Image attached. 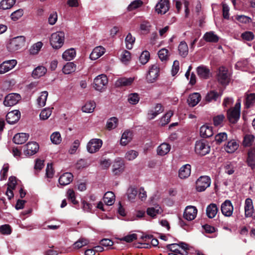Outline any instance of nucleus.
Here are the masks:
<instances>
[{
  "label": "nucleus",
  "instance_id": "33",
  "mask_svg": "<svg viewBox=\"0 0 255 255\" xmlns=\"http://www.w3.org/2000/svg\"><path fill=\"white\" fill-rule=\"evenodd\" d=\"M203 39L208 42H217L219 37L213 31L207 32L203 36Z\"/></svg>",
  "mask_w": 255,
  "mask_h": 255
},
{
  "label": "nucleus",
  "instance_id": "2",
  "mask_svg": "<svg viewBox=\"0 0 255 255\" xmlns=\"http://www.w3.org/2000/svg\"><path fill=\"white\" fill-rule=\"evenodd\" d=\"M64 40V33L62 31H57L51 34L50 38V43L54 49H58L63 46Z\"/></svg>",
  "mask_w": 255,
  "mask_h": 255
},
{
  "label": "nucleus",
  "instance_id": "22",
  "mask_svg": "<svg viewBox=\"0 0 255 255\" xmlns=\"http://www.w3.org/2000/svg\"><path fill=\"white\" fill-rule=\"evenodd\" d=\"M73 180V174L70 172H66L60 176L58 181L61 185L66 186L69 184Z\"/></svg>",
  "mask_w": 255,
  "mask_h": 255
},
{
  "label": "nucleus",
  "instance_id": "25",
  "mask_svg": "<svg viewBox=\"0 0 255 255\" xmlns=\"http://www.w3.org/2000/svg\"><path fill=\"white\" fill-rule=\"evenodd\" d=\"M29 136V134L26 133H16L13 138V141L17 144H23L27 140Z\"/></svg>",
  "mask_w": 255,
  "mask_h": 255
},
{
  "label": "nucleus",
  "instance_id": "59",
  "mask_svg": "<svg viewBox=\"0 0 255 255\" xmlns=\"http://www.w3.org/2000/svg\"><path fill=\"white\" fill-rule=\"evenodd\" d=\"M23 14V11L22 9H18L13 12L11 15L10 17L13 21H16L20 18Z\"/></svg>",
  "mask_w": 255,
  "mask_h": 255
},
{
  "label": "nucleus",
  "instance_id": "7",
  "mask_svg": "<svg viewBox=\"0 0 255 255\" xmlns=\"http://www.w3.org/2000/svg\"><path fill=\"white\" fill-rule=\"evenodd\" d=\"M159 67L157 64L149 66L146 79L148 83H152L154 82L159 76Z\"/></svg>",
  "mask_w": 255,
  "mask_h": 255
},
{
  "label": "nucleus",
  "instance_id": "26",
  "mask_svg": "<svg viewBox=\"0 0 255 255\" xmlns=\"http://www.w3.org/2000/svg\"><path fill=\"white\" fill-rule=\"evenodd\" d=\"M239 144L235 139L229 140L224 146V149L228 153L234 152L239 147Z\"/></svg>",
  "mask_w": 255,
  "mask_h": 255
},
{
  "label": "nucleus",
  "instance_id": "50",
  "mask_svg": "<svg viewBox=\"0 0 255 255\" xmlns=\"http://www.w3.org/2000/svg\"><path fill=\"white\" fill-rule=\"evenodd\" d=\"M88 244L89 241L87 239L80 238L73 245V247L74 249H79Z\"/></svg>",
  "mask_w": 255,
  "mask_h": 255
},
{
  "label": "nucleus",
  "instance_id": "6",
  "mask_svg": "<svg viewBox=\"0 0 255 255\" xmlns=\"http://www.w3.org/2000/svg\"><path fill=\"white\" fill-rule=\"evenodd\" d=\"M240 109L241 103L238 101L234 108L228 111V118L231 123L235 124L239 120L240 117Z\"/></svg>",
  "mask_w": 255,
  "mask_h": 255
},
{
  "label": "nucleus",
  "instance_id": "13",
  "mask_svg": "<svg viewBox=\"0 0 255 255\" xmlns=\"http://www.w3.org/2000/svg\"><path fill=\"white\" fill-rule=\"evenodd\" d=\"M197 214V209L196 207L188 206L184 210L183 217L187 221H192L196 218Z\"/></svg>",
  "mask_w": 255,
  "mask_h": 255
},
{
  "label": "nucleus",
  "instance_id": "57",
  "mask_svg": "<svg viewBox=\"0 0 255 255\" xmlns=\"http://www.w3.org/2000/svg\"><path fill=\"white\" fill-rule=\"evenodd\" d=\"M138 155V153L134 150H130L127 151L125 155V158L128 160L134 159Z\"/></svg>",
  "mask_w": 255,
  "mask_h": 255
},
{
  "label": "nucleus",
  "instance_id": "20",
  "mask_svg": "<svg viewBox=\"0 0 255 255\" xmlns=\"http://www.w3.org/2000/svg\"><path fill=\"white\" fill-rule=\"evenodd\" d=\"M201 99V95L199 93L195 92L189 95L187 103L190 107H193L199 103Z\"/></svg>",
  "mask_w": 255,
  "mask_h": 255
},
{
  "label": "nucleus",
  "instance_id": "45",
  "mask_svg": "<svg viewBox=\"0 0 255 255\" xmlns=\"http://www.w3.org/2000/svg\"><path fill=\"white\" fill-rule=\"evenodd\" d=\"M50 140L54 144H59L61 142L62 138L59 131L54 132L50 135Z\"/></svg>",
  "mask_w": 255,
  "mask_h": 255
},
{
  "label": "nucleus",
  "instance_id": "10",
  "mask_svg": "<svg viewBox=\"0 0 255 255\" xmlns=\"http://www.w3.org/2000/svg\"><path fill=\"white\" fill-rule=\"evenodd\" d=\"M21 100V96L17 93H10L5 96L3 105L6 107L15 105Z\"/></svg>",
  "mask_w": 255,
  "mask_h": 255
},
{
  "label": "nucleus",
  "instance_id": "55",
  "mask_svg": "<svg viewBox=\"0 0 255 255\" xmlns=\"http://www.w3.org/2000/svg\"><path fill=\"white\" fill-rule=\"evenodd\" d=\"M149 57V52L147 51H144L139 57V61L142 64L144 65L148 61Z\"/></svg>",
  "mask_w": 255,
  "mask_h": 255
},
{
  "label": "nucleus",
  "instance_id": "58",
  "mask_svg": "<svg viewBox=\"0 0 255 255\" xmlns=\"http://www.w3.org/2000/svg\"><path fill=\"white\" fill-rule=\"evenodd\" d=\"M67 196L68 199L70 200L73 204L76 205L78 203V202L76 200L75 194L73 189H69L68 190Z\"/></svg>",
  "mask_w": 255,
  "mask_h": 255
},
{
  "label": "nucleus",
  "instance_id": "17",
  "mask_svg": "<svg viewBox=\"0 0 255 255\" xmlns=\"http://www.w3.org/2000/svg\"><path fill=\"white\" fill-rule=\"evenodd\" d=\"M163 111V108L160 104H157L155 107L148 111L147 117L149 120L154 119L158 115Z\"/></svg>",
  "mask_w": 255,
  "mask_h": 255
},
{
  "label": "nucleus",
  "instance_id": "5",
  "mask_svg": "<svg viewBox=\"0 0 255 255\" xmlns=\"http://www.w3.org/2000/svg\"><path fill=\"white\" fill-rule=\"evenodd\" d=\"M108 80L105 74H101L97 76L94 80V87L97 91L103 92L106 88Z\"/></svg>",
  "mask_w": 255,
  "mask_h": 255
},
{
  "label": "nucleus",
  "instance_id": "18",
  "mask_svg": "<svg viewBox=\"0 0 255 255\" xmlns=\"http://www.w3.org/2000/svg\"><path fill=\"white\" fill-rule=\"evenodd\" d=\"M169 9L168 0H160L156 5L155 10L158 13L164 14Z\"/></svg>",
  "mask_w": 255,
  "mask_h": 255
},
{
  "label": "nucleus",
  "instance_id": "1",
  "mask_svg": "<svg viewBox=\"0 0 255 255\" xmlns=\"http://www.w3.org/2000/svg\"><path fill=\"white\" fill-rule=\"evenodd\" d=\"M25 38L24 36H18L10 39L6 47L10 52H14L24 46Z\"/></svg>",
  "mask_w": 255,
  "mask_h": 255
},
{
  "label": "nucleus",
  "instance_id": "42",
  "mask_svg": "<svg viewBox=\"0 0 255 255\" xmlns=\"http://www.w3.org/2000/svg\"><path fill=\"white\" fill-rule=\"evenodd\" d=\"M132 133L129 131H125L122 135L120 143L122 145H126L131 140Z\"/></svg>",
  "mask_w": 255,
  "mask_h": 255
},
{
  "label": "nucleus",
  "instance_id": "56",
  "mask_svg": "<svg viewBox=\"0 0 255 255\" xmlns=\"http://www.w3.org/2000/svg\"><path fill=\"white\" fill-rule=\"evenodd\" d=\"M128 101L132 105H135L139 102V97L137 93H131L128 96Z\"/></svg>",
  "mask_w": 255,
  "mask_h": 255
},
{
  "label": "nucleus",
  "instance_id": "28",
  "mask_svg": "<svg viewBox=\"0 0 255 255\" xmlns=\"http://www.w3.org/2000/svg\"><path fill=\"white\" fill-rule=\"evenodd\" d=\"M134 80V78L133 77L121 78L116 81L115 85L117 87L129 86L133 83Z\"/></svg>",
  "mask_w": 255,
  "mask_h": 255
},
{
  "label": "nucleus",
  "instance_id": "53",
  "mask_svg": "<svg viewBox=\"0 0 255 255\" xmlns=\"http://www.w3.org/2000/svg\"><path fill=\"white\" fill-rule=\"evenodd\" d=\"M255 104V93L248 95L246 97V106L249 108Z\"/></svg>",
  "mask_w": 255,
  "mask_h": 255
},
{
  "label": "nucleus",
  "instance_id": "9",
  "mask_svg": "<svg viewBox=\"0 0 255 255\" xmlns=\"http://www.w3.org/2000/svg\"><path fill=\"white\" fill-rule=\"evenodd\" d=\"M103 144V141L99 138H93L91 139L87 145V151L91 153H94L100 149Z\"/></svg>",
  "mask_w": 255,
  "mask_h": 255
},
{
  "label": "nucleus",
  "instance_id": "48",
  "mask_svg": "<svg viewBox=\"0 0 255 255\" xmlns=\"http://www.w3.org/2000/svg\"><path fill=\"white\" fill-rule=\"evenodd\" d=\"M118 119L116 117H112L109 119L107 123V128L111 130L116 128L118 125Z\"/></svg>",
  "mask_w": 255,
  "mask_h": 255
},
{
  "label": "nucleus",
  "instance_id": "37",
  "mask_svg": "<svg viewBox=\"0 0 255 255\" xmlns=\"http://www.w3.org/2000/svg\"><path fill=\"white\" fill-rule=\"evenodd\" d=\"M178 51L179 55L185 57L188 54V46L187 43L184 41H181L178 46Z\"/></svg>",
  "mask_w": 255,
  "mask_h": 255
},
{
  "label": "nucleus",
  "instance_id": "60",
  "mask_svg": "<svg viewBox=\"0 0 255 255\" xmlns=\"http://www.w3.org/2000/svg\"><path fill=\"white\" fill-rule=\"evenodd\" d=\"M225 117L223 115H219L213 118L214 124L215 126H222Z\"/></svg>",
  "mask_w": 255,
  "mask_h": 255
},
{
  "label": "nucleus",
  "instance_id": "39",
  "mask_svg": "<svg viewBox=\"0 0 255 255\" xmlns=\"http://www.w3.org/2000/svg\"><path fill=\"white\" fill-rule=\"evenodd\" d=\"M46 69L43 66H38L35 68L32 72V77L35 78H38L43 76L46 72Z\"/></svg>",
  "mask_w": 255,
  "mask_h": 255
},
{
  "label": "nucleus",
  "instance_id": "19",
  "mask_svg": "<svg viewBox=\"0 0 255 255\" xmlns=\"http://www.w3.org/2000/svg\"><path fill=\"white\" fill-rule=\"evenodd\" d=\"M197 73L200 78L208 79L210 76V70L209 68L205 65H201L196 68Z\"/></svg>",
  "mask_w": 255,
  "mask_h": 255
},
{
  "label": "nucleus",
  "instance_id": "61",
  "mask_svg": "<svg viewBox=\"0 0 255 255\" xmlns=\"http://www.w3.org/2000/svg\"><path fill=\"white\" fill-rule=\"evenodd\" d=\"M227 139V134L225 132H221L215 136V141L218 144Z\"/></svg>",
  "mask_w": 255,
  "mask_h": 255
},
{
  "label": "nucleus",
  "instance_id": "41",
  "mask_svg": "<svg viewBox=\"0 0 255 255\" xmlns=\"http://www.w3.org/2000/svg\"><path fill=\"white\" fill-rule=\"evenodd\" d=\"M76 65L74 62H68L65 64L63 69V72L65 74H69L76 71Z\"/></svg>",
  "mask_w": 255,
  "mask_h": 255
},
{
  "label": "nucleus",
  "instance_id": "12",
  "mask_svg": "<svg viewBox=\"0 0 255 255\" xmlns=\"http://www.w3.org/2000/svg\"><path fill=\"white\" fill-rule=\"evenodd\" d=\"M221 210L223 215L230 217L233 215L234 207L229 200H226L221 206Z\"/></svg>",
  "mask_w": 255,
  "mask_h": 255
},
{
  "label": "nucleus",
  "instance_id": "47",
  "mask_svg": "<svg viewBox=\"0 0 255 255\" xmlns=\"http://www.w3.org/2000/svg\"><path fill=\"white\" fill-rule=\"evenodd\" d=\"M43 43L41 42H38L34 44L29 49V53L31 55L37 54L42 48Z\"/></svg>",
  "mask_w": 255,
  "mask_h": 255
},
{
  "label": "nucleus",
  "instance_id": "8",
  "mask_svg": "<svg viewBox=\"0 0 255 255\" xmlns=\"http://www.w3.org/2000/svg\"><path fill=\"white\" fill-rule=\"evenodd\" d=\"M211 179L208 176H202L200 177L196 183V188L198 192L205 191L211 184Z\"/></svg>",
  "mask_w": 255,
  "mask_h": 255
},
{
  "label": "nucleus",
  "instance_id": "4",
  "mask_svg": "<svg viewBox=\"0 0 255 255\" xmlns=\"http://www.w3.org/2000/svg\"><path fill=\"white\" fill-rule=\"evenodd\" d=\"M195 151L201 156L209 153L210 151V146L208 142L203 139L197 141L195 144Z\"/></svg>",
  "mask_w": 255,
  "mask_h": 255
},
{
  "label": "nucleus",
  "instance_id": "38",
  "mask_svg": "<svg viewBox=\"0 0 255 255\" xmlns=\"http://www.w3.org/2000/svg\"><path fill=\"white\" fill-rule=\"evenodd\" d=\"M76 54V51L74 48H70L63 53L62 58L66 61H70L74 58Z\"/></svg>",
  "mask_w": 255,
  "mask_h": 255
},
{
  "label": "nucleus",
  "instance_id": "40",
  "mask_svg": "<svg viewBox=\"0 0 255 255\" xmlns=\"http://www.w3.org/2000/svg\"><path fill=\"white\" fill-rule=\"evenodd\" d=\"M96 108V103L94 101H89L85 104L82 107L83 112L87 113H91L93 112Z\"/></svg>",
  "mask_w": 255,
  "mask_h": 255
},
{
  "label": "nucleus",
  "instance_id": "14",
  "mask_svg": "<svg viewBox=\"0 0 255 255\" xmlns=\"http://www.w3.org/2000/svg\"><path fill=\"white\" fill-rule=\"evenodd\" d=\"M17 64L16 60L5 61L0 65V74H4L13 69Z\"/></svg>",
  "mask_w": 255,
  "mask_h": 255
},
{
  "label": "nucleus",
  "instance_id": "24",
  "mask_svg": "<svg viewBox=\"0 0 255 255\" xmlns=\"http://www.w3.org/2000/svg\"><path fill=\"white\" fill-rule=\"evenodd\" d=\"M105 53V49L101 46L95 47L90 55V58L91 60H95L101 56H102Z\"/></svg>",
  "mask_w": 255,
  "mask_h": 255
},
{
  "label": "nucleus",
  "instance_id": "32",
  "mask_svg": "<svg viewBox=\"0 0 255 255\" xmlns=\"http://www.w3.org/2000/svg\"><path fill=\"white\" fill-rule=\"evenodd\" d=\"M222 94H219L217 91L212 90L208 92L205 97V100L208 102L217 101L221 97Z\"/></svg>",
  "mask_w": 255,
  "mask_h": 255
},
{
  "label": "nucleus",
  "instance_id": "52",
  "mask_svg": "<svg viewBox=\"0 0 255 255\" xmlns=\"http://www.w3.org/2000/svg\"><path fill=\"white\" fill-rule=\"evenodd\" d=\"M143 2L141 0H135L128 5V11H132L141 6Z\"/></svg>",
  "mask_w": 255,
  "mask_h": 255
},
{
  "label": "nucleus",
  "instance_id": "11",
  "mask_svg": "<svg viewBox=\"0 0 255 255\" xmlns=\"http://www.w3.org/2000/svg\"><path fill=\"white\" fill-rule=\"evenodd\" d=\"M244 210L246 218H252L254 219V206L252 200L250 198L245 200Z\"/></svg>",
  "mask_w": 255,
  "mask_h": 255
},
{
  "label": "nucleus",
  "instance_id": "35",
  "mask_svg": "<svg viewBox=\"0 0 255 255\" xmlns=\"http://www.w3.org/2000/svg\"><path fill=\"white\" fill-rule=\"evenodd\" d=\"M103 200L107 205H112L115 200V195L113 192L108 191L105 194Z\"/></svg>",
  "mask_w": 255,
  "mask_h": 255
},
{
  "label": "nucleus",
  "instance_id": "64",
  "mask_svg": "<svg viewBox=\"0 0 255 255\" xmlns=\"http://www.w3.org/2000/svg\"><path fill=\"white\" fill-rule=\"evenodd\" d=\"M255 136L252 134L246 135L244 137V144L246 146H249L252 145L254 141Z\"/></svg>",
  "mask_w": 255,
  "mask_h": 255
},
{
  "label": "nucleus",
  "instance_id": "21",
  "mask_svg": "<svg viewBox=\"0 0 255 255\" xmlns=\"http://www.w3.org/2000/svg\"><path fill=\"white\" fill-rule=\"evenodd\" d=\"M124 162L121 158H116L113 165V172L116 174H119L124 170Z\"/></svg>",
  "mask_w": 255,
  "mask_h": 255
},
{
  "label": "nucleus",
  "instance_id": "44",
  "mask_svg": "<svg viewBox=\"0 0 255 255\" xmlns=\"http://www.w3.org/2000/svg\"><path fill=\"white\" fill-rule=\"evenodd\" d=\"M135 42V38L132 36L130 33H128L125 39L126 47L128 49H131Z\"/></svg>",
  "mask_w": 255,
  "mask_h": 255
},
{
  "label": "nucleus",
  "instance_id": "51",
  "mask_svg": "<svg viewBox=\"0 0 255 255\" xmlns=\"http://www.w3.org/2000/svg\"><path fill=\"white\" fill-rule=\"evenodd\" d=\"M131 59L130 53L127 51L124 50L121 55V60L122 63L127 64Z\"/></svg>",
  "mask_w": 255,
  "mask_h": 255
},
{
  "label": "nucleus",
  "instance_id": "36",
  "mask_svg": "<svg viewBox=\"0 0 255 255\" xmlns=\"http://www.w3.org/2000/svg\"><path fill=\"white\" fill-rule=\"evenodd\" d=\"M48 93L44 91L41 92L40 96L37 99V104L39 107H43L45 106Z\"/></svg>",
  "mask_w": 255,
  "mask_h": 255
},
{
  "label": "nucleus",
  "instance_id": "16",
  "mask_svg": "<svg viewBox=\"0 0 255 255\" xmlns=\"http://www.w3.org/2000/svg\"><path fill=\"white\" fill-rule=\"evenodd\" d=\"M20 118V113L18 110H14L8 112L6 116L7 122L11 125L16 123Z\"/></svg>",
  "mask_w": 255,
  "mask_h": 255
},
{
  "label": "nucleus",
  "instance_id": "54",
  "mask_svg": "<svg viewBox=\"0 0 255 255\" xmlns=\"http://www.w3.org/2000/svg\"><path fill=\"white\" fill-rule=\"evenodd\" d=\"M52 114V109L50 108H45L41 112L39 117L40 119L43 120H47Z\"/></svg>",
  "mask_w": 255,
  "mask_h": 255
},
{
  "label": "nucleus",
  "instance_id": "30",
  "mask_svg": "<svg viewBox=\"0 0 255 255\" xmlns=\"http://www.w3.org/2000/svg\"><path fill=\"white\" fill-rule=\"evenodd\" d=\"M218 211V208L216 204L211 203L206 208V215L209 218H213L215 217Z\"/></svg>",
  "mask_w": 255,
  "mask_h": 255
},
{
  "label": "nucleus",
  "instance_id": "34",
  "mask_svg": "<svg viewBox=\"0 0 255 255\" xmlns=\"http://www.w3.org/2000/svg\"><path fill=\"white\" fill-rule=\"evenodd\" d=\"M247 164L252 169L255 168V150L251 149L248 152Z\"/></svg>",
  "mask_w": 255,
  "mask_h": 255
},
{
  "label": "nucleus",
  "instance_id": "27",
  "mask_svg": "<svg viewBox=\"0 0 255 255\" xmlns=\"http://www.w3.org/2000/svg\"><path fill=\"white\" fill-rule=\"evenodd\" d=\"M170 145L167 143L163 142L157 148V153L160 156H164L167 154L170 150Z\"/></svg>",
  "mask_w": 255,
  "mask_h": 255
},
{
  "label": "nucleus",
  "instance_id": "31",
  "mask_svg": "<svg viewBox=\"0 0 255 255\" xmlns=\"http://www.w3.org/2000/svg\"><path fill=\"white\" fill-rule=\"evenodd\" d=\"M162 212V210L159 205L149 207L146 210L147 214L152 218H155L157 215L161 214Z\"/></svg>",
  "mask_w": 255,
  "mask_h": 255
},
{
  "label": "nucleus",
  "instance_id": "23",
  "mask_svg": "<svg viewBox=\"0 0 255 255\" xmlns=\"http://www.w3.org/2000/svg\"><path fill=\"white\" fill-rule=\"evenodd\" d=\"M191 165L186 164L183 165L179 170L178 176L181 179L188 178L191 174Z\"/></svg>",
  "mask_w": 255,
  "mask_h": 255
},
{
  "label": "nucleus",
  "instance_id": "43",
  "mask_svg": "<svg viewBox=\"0 0 255 255\" xmlns=\"http://www.w3.org/2000/svg\"><path fill=\"white\" fill-rule=\"evenodd\" d=\"M15 2V0H2L0 2V9L2 10L9 9Z\"/></svg>",
  "mask_w": 255,
  "mask_h": 255
},
{
  "label": "nucleus",
  "instance_id": "15",
  "mask_svg": "<svg viewBox=\"0 0 255 255\" xmlns=\"http://www.w3.org/2000/svg\"><path fill=\"white\" fill-rule=\"evenodd\" d=\"M39 145L36 142H29L25 145L24 149V154L26 155H32L38 150Z\"/></svg>",
  "mask_w": 255,
  "mask_h": 255
},
{
  "label": "nucleus",
  "instance_id": "46",
  "mask_svg": "<svg viewBox=\"0 0 255 255\" xmlns=\"http://www.w3.org/2000/svg\"><path fill=\"white\" fill-rule=\"evenodd\" d=\"M137 194L136 189L132 187H130L127 190V194L129 201L133 202Z\"/></svg>",
  "mask_w": 255,
  "mask_h": 255
},
{
  "label": "nucleus",
  "instance_id": "62",
  "mask_svg": "<svg viewBox=\"0 0 255 255\" xmlns=\"http://www.w3.org/2000/svg\"><path fill=\"white\" fill-rule=\"evenodd\" d=\"M9 169V165L8 163H5L3 165L2 168L0 171V180H5L7 177V173Z\"/></svg>",
  "mask_w": 255,
  "mask_h": 255
},
{
  "label": "nucleus",
  "instance_id": "29",
  "mask_svg": "<svg viewBox=\"0 0 255 255\" xmlns=\"http://www.w3.org/2000/svg\"><path fill=\"white\" fill-rule=\"evenodd\" d=\"M200 133L203 138L209 137L213 134L212 128L211 126L203 125L200 128Z\"/></svg>",
  "mask_w": 255,
  "mask_h": 255
},
{
  "label": "nucleus",
  "instance_id": "49",
  "mask_svg": "<svg viewBox=\"0 0 255 255\" xmlns=\"http://www.w3.org/2000/svg\"><path fill=\"white\" fill-rule=\"evenodd\" d=\"M173 114V112L171 111L167 112L160 119V123L161 125L162 126H164L169 123L170 120V118Z\"/></svg>",
  "mask_w": 255,
  "mask_h": 255
},
{
  "label": "nucleus",
  "instance_id": "63",
  "mask_svg": "<svg viewBox=\"0 0 255 255\" xmlns=\"http://www.w3.org/2000/svg\"><path fill=\"white\" fill-rule=\"evenodd\" d=\"M58 16L57 13L56 11L52 12L49 15L48 17V23L50 25H54L57 21Z\"/></svg>",
  "mask_w": 255,
  "mask_h": 255
},
{
  "label": "nucleus",
  "instance_id": "3",
  "mask_svg": "<svg viewBox=\"0 0 255 255\" xmlns=\"http://www.w3.org/2000/svg\"><path fill=\"white\" fill-rule=\"evenodd\" d=\"M231 75L228 69L224 67H220L218 70L217 79L223 86L228 85L231 81Z\"/></svg>",
  "mask_w": 255,
  "mask_h": 255
}]
</instances>
